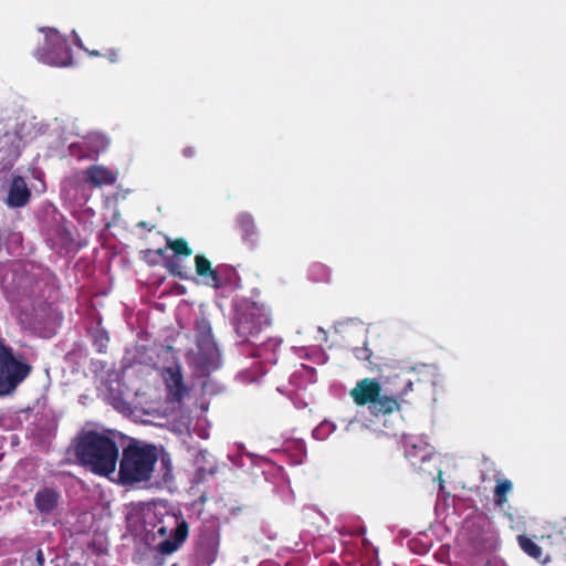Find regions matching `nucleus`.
<instances>
[{"instance_id":"obj_13","label":"nucleus","mask_w":566,"mask_h":566,"mask_svg":"<svg viewBox=\"0 0 566 566\" xmlns=\"http://www.w3.org/2000/svg\"><path fill=\"white\" fill-rule=\"evenodd\" d=\"M381 394V387L375 378H364L356 384V405L373 403Z\"/></svg>"},{"instance_id":"obj_21","label":"nucleus","mask_w":566,"mask_h":566,"mask_svg":"<svg viewBox=\"0 0 566 566\" xmlns=\"http://www.w3.org/2000/svg\"><path fill=\"white\" fill-rule=\"evenodd\" d=\"M365 528L356 526V537L361 536V549L365 557L368 559L369 566H373L374 559L377 558V548L365 537Z\"/></svg>"},{"instance_id":"obj_33","label":"nucleus","mask_w":566,"mask_h":566,"mask_svg":"<svg viewBox=\"0 0 566 566\" xmlns=\"http://www.w3.org/2000/svg\"><path fill=\"white\" fill-rule=\"evenodd\" d=\"M557 527L559 528L560 533L566 532V517H563L560 521L557 522Z\"/></svg>"},{"instance_id":"obj_6","label":"nucleus","mask_w":566,"mask_h":566,"mask_svg":"<svg viewBox=\"0 0 566 566\" xmlns=\"http://www.w3.org/2000/svg\"><path fill=\"white\" fill-rule=\"evenodd\" d=\"M219 546L220 527L214 523L203 524L196 544V566H211L217 559Z\"/></svg>"},{"instance_id":"obj_22","label":"nucleus","mask_w":566,"mask_h":566,"mask_svg":"<svg viewBox=\"0 0 566 566\" xmlns=\"http://www.w3.org/2000/svg\"><path fill=\"white\" fill-rule=\"evenodd\" d=\"M167 248L174 251L175 255H184V256H190L192 254V250L189 247L188 242L182 239H168L167 240Z\"/></svg>"},{"instance_id":"obj_27","label":"nucleus","mask_w":566,"mask_h":566,"mask_svg":"<svg viewBox=\"0 0 566 566\" xmlns=\"http://www.w3.org/2000/svg\"><path fill=\"white\" fill-rule=\"evenodd\" d=\"M217 472V467L216 465H211L209 467L208 469L207 468H198L197 472H196V479L198 482L202 481L207 474L209 475H213L214 473Z\"/></svg>"},{"instance_id":"obj_37","label":"nucleus","mask_w":566,"mask_h":566,"mask_svg":"<svg viewBox=\"0 0 566 566\" xmlns=\"http://www.w3.org/2000/svg\"><path fill=\"white\" fill-rule=\"evenodd\" d=\"M352 422H353V420H349L348 422H346V423L344 424V428H345L346 430H348V428H349V426L352 424Z\"/></svg>"},{"instance_id":"obj_15","label":"nucleus","mask_w":566,"mask_h":566,"mask_svg":"<svg viewBox=\"0 0 566 566\" xmlns=\"http://www.w3.org/2000/svg\"><path fill=\"white\" fill-rule=\"evenodd\" d=\"M237 224L241 232L243 242L251 248L256 247L259 242V231L253 216L249 212L239 213L237 217Z\"/></svg>"},{"instance_id":"obj_28","label":"nucleus","mask_w":566,"mask_h":566,"mask_svg":"<svg viewBox=\"0 0 566 566\" xmlns=\"http://www.w3.org/2000/svg\"><path fill=\"white\" fill-rule=\"evenodd\" d=\"M103 56L106 57L112 63H117L120 59L119 50L115 49V48L107 49L103 53Z\"/></svg>"},{"instance_id":"obj_12","label":"nucleus","mask_w":566,"mask_h":566,"mask_svg":"<svg viewBox=\"0 0 566 566\" xmlns=\"http://www.w3.org/2000/svg\"><path fill=\"white\" fill-rule=\"evenodd\" d=\"M196 273L200 276L205 284L213 289L222 285V279L217 269H213L211 262L201 254L195 256Z\"/></svg>"},{"instance_id":"obj_4","label":"nucleus","mask_w":566,"mask_h":566,"mask_svg":"<svg viewBox=\"0 0 566 566\" xmlns=\"http://www.w3.org/2000/svg\"><path fill=\"white\" fill-rule=\"evenodd\" d=\"M270 324L269 314L256 303L241 308L235 316V332L242 342L254 343V339Z\"/></svg>"},{"instance_id":"obj_1","label":"nucleus","mask_w":566,"mask_h":566,"mask_svg":"<svg viewBox=\"0 0 566 566\" xmlns=\"http://www.w3.org/2000/svg\"><path fill=\"white\" fill-rule=\"evenodd\" d=\"M74 450L78 463L94 474L108 476L115 472L119 449L109 436L95 430L84 431L76 438Z\"/></svg>"},{"instance_id":"obj_34","label":"nucleus","mask_w":566,"mask_h":566,"mask_svg":"<svg viewBox=\"0 0 566 566\" xmlns=\"http://www.w3.org/2000/svg\"><path fill=\"white\" fill-rule=\"evenodd\" d=\"M36 559H38L39 564L42 566L43 562H44V557H43V554L41 551H38Z\"/></svg>"},{"instance_id":"obj_24","label":"nucleus","mask_w":566,"mask_h":566,"mask_svg":"<svg viewBox=\"0 0 566 566\" xmlns=\"http://www.w3.org/2000/svg\"><path fill=\"white\" fill-rule=\"evenodd\" d=\"M336 427L334 422L324 420L313 430L312 436L315 440L323 441L336 430Z\"/></svg>"},{"instance_id":"obj_17","label":"nucleus","mask_w":566,"mask_h":566,"mask_svg":"<svg viewBox=\"0 0 566 566\" xmlns=\"http://www.w3.org/2000/svg\"><path fill=\"white\" fill-rule=\"evenodd\" d=\"M399 408L400 403L397 398L381 395L370 406L371 412L375 415H389Z\"/></svg>"},{"instance_id":"obj_23","label":"nucleus","mask_w":566,"mask_h":566,"mask_svg":"<svg viewBox=\"0 0 566 566\" xmlns=\"http://www.w3.org/2000/svg\"><path fill=\"white\" fill-rule=\"evenodd\" d=\"M308 276L314 282H327L329 280V270L323 263H314L308 269Z\"/></svg>"},{"instance_id":"obj_14","label":"nucleus","mask_w":566,"mask_h":566,"mask_svg":"<svg viewBox=\"0 0 566 566\" xmlns=\"http://www.w3.org/2000/svg\"><path fill=\"white\" fill-rule=\"evenodd\" d=\"M60 494L53 488H42L34 495V506L43 515L51 514L59 505Z\"/></svg>"},{"instance_id":"obj_20","label":"nucleus","mask_w":566,"mask_h":566,"mask_svg":"<svg viewBox=\"0 0 566 566\" xmlns=\"http://www.w3.org/2000/svg\"><path fill=\"white\" fill-rule=\"evenodd\" d=\"M513 489L509 479H497L494 488V503L496 506H503L507 501V493Z\"/></svg>"},{"instance_id":"obj_3","label":"nucleus","mask_w":566,"mask_h":566,"mask_svg":"<svg viewBox=\"0 0 566 566\" xmlns=\"http://www.w3.org/2000/svg\"><path fill=\"white\" fill-rule=\"evenodd\" d=\"M32 366L11 347L0 346V396L11 395L30 375Z\"/></svg>"},{"instance_id":"obj_8","label":"nucleus","mask_w":566,"mask_h":566,"mask_svg":"<svg viewBox=\"0 0 566 566\" xmlns=\"http://www.w3.org/2000/svg\"><path fill=\"white\" fill-rule=\"evenodd\" d=\"M189 534V525L186 520H177V525L172 530L170 537L157 544L156 551L161 555H170L177 552L186 542Z\"/></svg>"},{"instance_id":"obj_19","label":"nucleus","mask_w":566,"mask_h":566,"mask_svg":"<svg viewBox=\"0 0 566 566\" xmlns=\"http://www.w3.org/2000/svg\"><path fill=\"white\" fill-rule=\"evenodd\" d=\"M85 147L93 154L105 151L109 145V139L101 133H90L84 137Z\"/></svg>"},{"instance_id":"obj_26","label":"nucleus","mask_w":566,"mask_h":566,"mask_svg":"<svg viewBox=\"0 0 566 566\" xmlns=\"http://www.w3.org/2000/svg\"><path fill=\"white\" fill-rule=\"evenodd\" d=\"M166 268L169 271V273L172 274L174 276H177L181 280L190 279L189 270L182 266L177 260L167 261Z\"/></svg>"},{"instance_id":"obj_9","label":"nucleus","mask_w":566,"mask_h":566,"mask_svg":"<svg viewBox=\"0 0 566 566\" xmlns=\"http://www.w3.org/2000/svg\"><path fill=\"white\" fill-rule=\"evenodd\" d=\"M118 172L103 165H91L83 170V179L86 184L101 188L116 182Z\"/></svg>"},{"instance_id":"obj_18","label":"nucleus","mask_w":566,"mask_h":566,"mask_svg":"<svg viewBox=\"0 0 566 566\" xmlns=\"http://www.w3.org/2000/svg\"><path fill=\"white\" fill-rule=\"evenodd\" d=\"M195 332L197 347L216 343L212 336V328L208 319H197Z\"/></svg>"},{"instance_id":"obj_36","label":"nucleus","mask_w":566,"mask_h":566,"mask_svg":"<svg viewBox=\"0 0 566 566\" xmlns=\"http://www.w3.org/2000/svg\"><path fill=\"white\" fill-rule=\"evenodd\" d=\"M158 533H159L160 535H166V534H167V528H166L165 526H160V527L158 528Z\"/></svg>"},{"instance_id":"obj_7","label":"nucleus","mask_w":566,"mask_h":566,"mask_svg":"<svg viewBox=\"0 0 566 566\" xmlns=\"http://www.w3.org/2000/svg\"><path fill=\"white\" fill-rule=\"evenodd\" d=\"M193 364L201 376H209L220 367V352L216 343L199 346Z\"/></svg>"},{"instance_id":"obj_30","label":"nucleus","mask_w":566,"mask_h":566,"mask_svg":"<svg viewBox=\"0 0 566 566\" xmlns=\"http://www.w3.org/2000/svg\"><path fill=\"white\" fill-rule=\"evenodd\" d=\"M108 342V336L103 333L95 338V344L98 345V352H104Z\"/></svg>"},{"instance_id":"obj_16","label":"nucleus","mask_w":566,"mask_h":566,"mask_svg":"<svg viewBox=\"0 0 566 566\" xmlns=\"http://www.w3.org/2000/svg\"><path fill=\"white\" fill-rule=\"evenodd\" d=\"M517 543H518L521 549L525 554H527L530 557L538 560L541 564H547L549 562V558L547 556L542 558V556H543L542 547L539 545H537L527 535H518Z\"/></svg>"},{"instance_id":"obj_32","label":"nucleus","mask_w":566,"mask_h":566,"mask_svg":"<svg viewBox=\"0 0 566 566\" xmlns=\"http://www.w3.org/2000/svg\"><path fill=\"white\" fill-rule=\"evenodd\" d=\"M182 154L185 157H192L196 154V150L193 147H186L184 148Z\"/></svg>"},{"instance_id":"obj_5","label":"nucleus","mask_w":566,"mask_h":566,"mask_svg":"<svg viewBox=\"0 0 566 566\" xmlns=\"http://www.w3.org/2000/svg\"><path fill=\"white\" fill-rule=\"evenodd\" d=\"M34 55L42 63L52 66H69L73 61L66 39L54 29L45 31L44 43L35 49Z\"/></svg>"},{"instance_id":"obj_10","label":"nucleus","mask_w":566,"mask_h":566,"mask_svg":"<svg viewBox=\"0 0 566 566\" xmlns=\"http://www.w3.org/2000/svg\"><path fill=\"white\" fill-rule=\"evenodd\" d=\"M31 190L21 176H14L9 186L6 203L10 208H22L29 203Z\"/></svg>"},{"instance_id":"obj_38","label":"nucleus","mask_w":566,"mask_h":566,"mask_svg":"<svg viewBox=\"0 0 566 566\" xmlns=\"http://www.w3.org/2000/svg\"><path fill=\"white\" fill-rule=\"evenodd\" d=\"M407 387L411 389V387H412V382H411V381H409V382H408V385H407Z\"/></svg>"},{"instance_id":"obj_11","label":"nucleus","mask_w":566,"mask_h":566,"mask_svg":"<svg viewBox=\"0 0 566 566\" xmlns=\"http://www.w3.org/2000/svg\"><path fill=\"white\" fill-rule=\"evenodd\" d=\"M165 382L171 401L180 402L188 392L180 366L165 369Z\"/></svg>"},{"instance_id":"obj_31","label":"nucleus","mask_w":566,"mask_h":566,"mask_svg":"<svg viewBox=\"0 0 566 566\" xmlns=\"http://www.w3.org/2000/svg\"><path fill=\"white\" fill-rule=\"evenodd\" d=\"M271 346H279V343L276 340H270L268 343H262L261 347L259 348L258 355L262 356L263 355L262 352L265 350L268 347H271Z\"/></svg>"},{"instance_id":"obj_29","label":"nucleus","mask_w":566,"mask_h":566,"mask_svg":"<svg viewBox=\"0 0 566 566\" xmlns=\"http://www.w3.org/2000/svg\"><path fill=\"white\" fill-rule=\"evenodd\" d=\"M371 356H373V352L366 346V344L364 345L363 348L356 347V358L367 360L371 364V361H370Z\"/></svg>"},{"instance_id":"obj_25","label":"nucleus","mask_w":566,"mask_h":566,"mask_svg":"<svg viewBox=\"0 0 566 566\" xmlns=\"http://www.w3.org/2000/svg\"><path fill=\"white\" fill-rule=\"evenodd\" d=\"M329 337L332 338L333 344L339 343L340 338H349L350 337V326L347 322L337 323L334 326V331L329 333Z\"/></svg>"},{"instance_id":"obj_35","label":"nucleus","mask_w":566,"mask_h":566,"mask_svg":"<svg viewBox=\"0 0 566 566\" xmlns=\"http://www.w3.org/2000/svg\"><path fill=\"white\" fill-rule=\"evenodd\" d=\"M88 54L91 56H103V53H101L99 51H96V50L90 51Z\"/></svg>"},{"instance_id":"obj_2","label":"nucleus","mask_w":566,"mask_h":566,"mask_svg":"<svg viewBox=\"0 0 566 566\" xmlns=\"http://www.w3.org/2000/svg\"><path fill=\"white\" fill-rule=\"evenodd\" d=\"M158 459L159 452L156 446L132 439L123 448L120 459L118 458V483L123 486L148 483Z\"/></svg>"}]
</instances>
